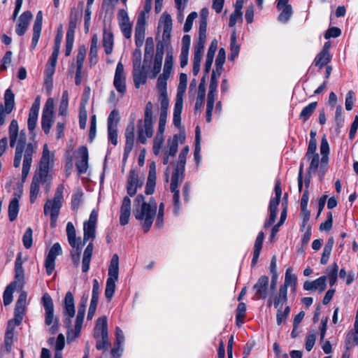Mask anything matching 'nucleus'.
<instances>
[{
    "mask_svg": "<svg viewBox=\"0 0 358 358\" xmlns=\"http://www.w3.org/2000/svg\"><path fill=\"white\" fill-rule=\"evenodd\" d=\"M8 134L10 146L11 148L15 145L17 141L15 151L13 166L15 168L20 167L23 157L22 179V180H25L30 171L33 155L36 152L37 144L32 143H26V131L24 129H22L19 133L18 122L15 119L11 121L9 125Z\"/></svg>",
    "mask_w": 358,
    "mask_h": 358,
    "instance_id": "obj_1",
    "label": "nucleus"
},
{
    "mask_svg": "<svg viewBox=\"0 0 358 358\" xmlns=\"http://www.w3.org/2000/svg\"><path fill=\"white\" fill-rule=\"evenodd\" d=\"M27 292L22 291L15 303L14 318L10 320L8 323L3 344L1 346L0 349L1 357H3L11 351L13 343L14 329L16 326L21 324L23 320L27 305Z\"/></svg>",
    "mask_w": 358,
    "mask_h": 358,
    "instance_id": "obj_2",
    "label": "nucleus"
},
{
    "mask_svg": "<svg viewBox=\"0 0 358 358\" xmlns=\"http://www.w3.org/2000/svg\"><path fill=\"white\" fill-rule=\"evenodd\" d=\"M157 213V203L150 199L149 202L145 201L143 194H138L134 199V215L141 222L145 233L151 228Z\"/></svg>",
    "mask_w": 358,
    "mask_h": 358,
    "instance_id": "obj_3",
    "label": "nucleus"
},
{
    "mask_svg": "<svg viewBox=\"0 0 358 358\" xmlns=\"http://www.w3.org/2000/svg\"><path fill=\"white\" fill-rule=\"evenodd\" d=\"M189 152V147H184L180 151L178 157V161L176 168L172 173L170 189L173 194V212L175 214H178L181 209V203L180 201V191L178 189L179 183H181L185 177V166L186 164V157Z\"/></svg>",
    "mask_w": 358,
    "mask_h": 358,
    "instance_id": "obj_4",
    "label": "nucleus"
},
{
    "mask_svg": "<svg viewBox=\"0 0 358 358\" xmlns=\"http://www.w3.org/2000/svg\"><path fill=\"white\" fill-rule=\"evenodd\" d=\"M64 185H59L55 191L53 199H48L43 206V213L45 216L50 217V227H55L57 218L64 201Z\"/></svg>",
    "mask_w": 358,
    "mask_h": 358,
    "instance_id": "obj_5",
    "label": "nucleus"
},
{
    "mask_svg": "<svg viewBox=\"0 0 358 358\" xmlns=\"http://www.w3.org/2000/svg\"><path fill=\"white\" fill-rule=\"evenodd\" d=\"M15 281L10 283L3 292V299L5 306L13 301V293L16 287L22 288L24 285V272L22 267V253L19 252L15 262Z\"/></svg>",
    "mask_w": 358,
    "mask_h": 358,
    "instance_id": "obj_6",
    "label": "nucleus"
},
{
    "mask_svg": "<svg viewBox=\"0 0 358 358\" xmlns=\"http://www.w3.org/2000/svg\"><path fill=\"white\" fill-rule=\"evenodd\" d=\"M152 109V103L150 101L148 102L145 108L144 119L138 120L137 122L138 140L143 144L145 143L147 139L151 138L153 134Z\"/></svg>",
    "mask_w": 358,
    "mask_h": 358,
    "instance_id": "obj_7",
    "label": "nucleus"
},
{
    "mask_svg": "<svg viewBox=\"0 0 358 358\" xmlns=\"http://www.w3.org/2000/svg\"><path fill=\"white\" fill-rule=\"evenodd\" d=\"M41 303L45 310V324L50 327V333L55 334L59 329V322L57 317L54 314L53 301L48 293L43 294Z\"/></svg>",
    "mask_w": 358,
    "mask_h": 358,
    "instance_id": "obj_8",
    "label": "nucleus"
},
{
    "mask_svg": "<svg viewBox=\"0 0 358 358\" xmlns=\"http://www.w3.org/2000/svg\"><path fill=\"white\" fill-rule=\"evenodd\" d=\"M119 275V257L115 254L110 260L108 268V277L106 280V286L105 289L106 298L110 301L115 291V283L118 280Z\"/></svg>",
    "mask_w": 358,
    "mask_h": 358,
    "instance_id": "obj_9",
    "label": "nucleus"
},
{
    "mask_svg": "<svg viewBox=\"0 0 358 358\" xmlns=\"http://www.w3.org/2000/svg\"><path fill=\"white\" fill-rule=\"evenodd\" d=\"M52 166L53 157L51 156L47 144H45L39 165L35 173L39 175L40 178H48L52 180V176L50 173Z\"/></svg>",
    "mask_w": 358,
    "mask_h": 358,
    "instance_id": "obj_10",
    "label": "nucleus"
},
{
    "mask_svg": "<svg viewBox=\"0 0 358 358\" xmlns=\"http://www.w3.org/2000/svg\"><path fill=\"white\" fill-rule=\"evenodd\" d=\"M54 101L49 98L43 107L41 117V127L45 134L50 133L54 123Z\"/></svg>",
    "mask_w": 358,
    "mask_h": 358,
    "instance_id": "obj_11",
    "label": "nucleus"
},
{
    "mask_svg": "<svg viewBox=\"0 0 358 358\" xmlns=\"http://www.w3.org/2000/svg\"><path fill=\"white\" fill-rule=\"evenodd\" d=\"M52 180L48 178H40L39 175L34 173L30 185V202L34 203L40 192V184L45 185V189L48 192L52 185Z\"/></svg>",
    "mask_w": 358,
    "mask_h": 358,
    "instance_id": "obj_12",
    "label": "nucleus"
},
{
    "mask_svg": "<svg viewBox=\"0 0 358 358\" xmlns=\"http://www.w3.org/2000/svg\"><path fill=\"white\" fill-rule=\"evenodd\" d=\"M113 86L121 96L127 92L126 74L122 63L119 62L116 66Z\"/></svg>",
    "mask_w": 358,
    "mask_h": 358,
    "instance_id": "obj_13",
    "label": "nucleus"
},
{
    "mask_svg": "<svg viewBox=\"0 0 358 358\" xmlns=\"http://www.w3.org/2000/svg\"><path fill=\"white\" fill-rule=\"evenodd\" d=\"M15 94L10 88L6 90L4 94V106L0 105V125L5 123L6 116L10 114L14 108Z\"/></svg>",
    "mask_w": 358,
    "mask_h": 358,
    "instance_id": "obj_14",
    "label": "nucleus"
},
{
    "mask_svg": "<svg viewBox=\"0 0 358 358\" xmlns=\"http://www.w3.org/2000/svg\"><path fill=\"white\" fill-rule=\"evenodd\" d=\"M62 250L59 243H55L50 249L45 261V267L48 275H50L53 273L55 266V259L57 257L62 255Z\"/></svg>",
    "mask_w": 358,
    "mask_h": 358,
    "instance_id": "obj_15",
    "label": "nucleus"
},
{
    "mask_svg": "<svg viewBox=\"0 0 358 358\" xmlns=\"http://www.w3.org/2000/svg\"><path fill=\"white\" fill-rule=\"evenodd\" d=\"M88 150L85 146H80L78 148L76 152V166L78 174H83L87 172L88 169Z\"/></svg>",
    "mask_w": 358,
    "mask_h": 358,
    "instance_id": "obj_16",
    "label": "nucleus"
},
{
    "mask_svg": "<svg viewBox=\"0 0 358 358\" xmlns=\"http://www.w3.org/2000/svg\"><path fill=\"white\" fill-rule=\"evenodd\" d=\"M143 185V180L138 177V173L135 170H130L127 179V192L130 196L136 194L137 189L141 187Z\"/></svg>",
    "mask_w": 358,
    "mask_h": 358,
    "instance_id": "obj_17",
    "label": "nucleus"
},
{
    "mask_svg": "<svg viewBox=\"0 0 358 358\" xmlns=\"http://www.w3.org/2000/svg\"><path fill=\"white\" fill-rule=\"evenodd\" d=\"M268 287V277L266 275L261 276L257 283L253 286L255 292V300L264 299L267 296Z\"/></svg>",
    "mask_w": 358,
    "mask_h": 358,
    "instance_id": "obj_18",
    "label": "nucleus"
},
{
    "mask_svg": "<svg viewBox=\"0 0 358 358\" xmlns=\"http://www.w3.org/2000/svg\"><path fill=\"white\" fill-rule=\"evenodd\" d=\"M159 24H162L163 27L162 41L164 43L169 44L171 40L173 24L171 15L164 13L160 18Z\"/></svg>",
    "mask_w": 358,
    "mask_h": 358,
    "instance_id": "obj_19",
    "label": "nucleus"
},
{
    "mask_svg": "<svg viewBox=\"0 0 358 358\" xmlns=\"http://www.w3.org/2000/svg\"><path fill=\"white\" fill-rule=\"evenodd\" d=\"M64 309L65 313L69 315V318L66 319L65 324L69 327L71 323V319L75 316V304L74 298L71 292H68L66 294L64 298Z\"/></svg>",
    "mask_w": 358,
    "mask_h": 358,
    "instance_id": "obj_20",
    "label": "nucleus"
},
{
    "mask_svg": "<svg viewBox=\"0 0 358 358\" xmlns=\"http://www.w3.org/2000/svg\"><path fill=\"white\" fill-rule=\"evenodd\" d=\"M289 0H278L277 8L281 10V13L278 15V20L281 22L286 23L290 19L293 10L292 6L288 4Z\"/></svg>",
    "mask_w": 358,
    "mask_h": 358,
    "instance_id": "obj_21",
    "label": "nucleus"
},
{
    "mask_svg": "<svg viewBox=\"0 0 358 358\" xmlns=\"http://www.w3.org/2000/svg\"><path fill=\"white\" fill-rule=\"evenodd\" d=\"M32 17L33 15L29 10L24 11L22 13L19 17L18 23L15 29L18 36H23L26 33Z\"/></svg>",
    "mask_w": 358,
    "mask_h": 358,
    "instance_id": "obj_22",
    "label": "nucleus"
},
{
    "mask_svg": "<svg viewBox=\"0 0 358 358\" xmlns=\"http://www.w3.org/2000/svg\"><path fill=\"white\" fill-rule=\"evenodd\" d=\"M134 129V123L132 122L128 124L125 130L126 143L124 150V157H127L133 148L135 138Z\"/></svg>",
    "mask_w": 358,
    "mask_h": 358,
    "instance_id": "obj_23",
    "label": "nucleus"
},
{
    "mask_svg": "<svg viewBox=\"0 0 358 358\" xmlns=\"http://www.w3.org/2000/svg\"><path fill=\"white\" fill-rule=\"evenodd\" d=\"M43 22V13L41 10L36 14V19L33 25V36L31 40V48L34 49L40 38Z\"/></svg>",
    "mask_w": 358,
    "mask_h": 358,
    "instance_id": "obj_24",
    "label": "nucleus"
},
{
    "mask_svg": "<svg viewBox=\"0 0 358 358\" xmlns=\"http://www.w3.org/2000/svg\"><path fill=\"white\" fill-rule=\"evenodd\" d=\"M94 336L95 338L108 336V322L106 316H102L96 320L94 329Z\"/></svg>",
    "mask_w": 358,
    "mask_h": 358,
    "instance_id": "obj_25",
    "label": "nucleus"
},
{
    "mask_svg": "<svg viewBox=\"0 0 358 358\" xmlns=\"http://www.w3.org/2000/svg\"><path fill=\"white\" fill-rule=\"evenodd\" d=\"M131 215V199L128 196H124L122 199L120 208V223L124 226L128 224Z\"/></svg>",
    "mask_w": 358,
    "mask_h": 358,
    "instance_id": "obj_26",
    "label": "nucleus"
},
{
    "mask_svg": "<svg viewBox=\"0 0 358 358\" xmlns=\"http://www.w3.org/2000/svg\"><path fill=\"white\" fill-rule=\"evenodd\" d=\"M327 276L323 275L313 281H306L303 283V289L308 291H315L319 289L320 292L325 290L327 287Z\"/></svg>",
    "mask_w": 358,
    "mask_h": 358,
    "instance_id": "obj_27",
    "label": "nucleus"
},
{
    "mask_svg": "<svg viewBox=\"0 0 358 358\" xmlns=\"http://www.w3.org/2000/svg\"><path fill=\"white\" fill-rule=\"evenodd\" d=\"M102 42L106 54L110 55L113 50L114 37L112 31L106 27L103 29Z\"/></svg>",
    "mask_w": 358,
    "mask_h": 358,
    "instance_id": "obj_28",
    "label": "nucleus"
},
{
    "mask_svg": "<svg viewBox=\"0 0 358 358\" xmlns=\"http://www.w3.org/2000/svg\"><path fill=\"white\" fill-rule=\"evenodd\" d=\"M216 93L217 90L208 89L206 105V121L208 122H210L212 120L213 110L214 108Z\"/></svg>",
    "mask_w": 358,
    "mask_h": 358,
    "instance_id": "obj_29",
    "label": "nucleus"
},
{
    "mask_svg": "<svg viewBox=\"0 0 358 358\" xmlns=\"http://www.w3.org/2000/svg\"><path fill=\"white\" fill-rule=\"evenodd\" d=\"M185 139L184 134H175L173 139L169 142V149L166 151V155L170 156H175L178 152V143H182Z\"/></svg>",
    "mask_w": 358,
    "mask_h": 358,
    "instance_id": "obj_30",
    "label": "nucleus"
},
{
    "mask_svg": "<svg viewBox=\"0 0 358 358\" xmlns=\"http://www.w3.org/2000/svg\"><path fill=\"white\" fill-rule=\"evenodd\" d=\"M94 245L92 243H90L85 248L82 261V271L86 273L90 269V264L92 256Z\"/></svg>",
    "mask_w": 358,
    "mask_h": 358,
    "instance_id": "obj_31",
    "label": "nucleus"
},
{
    "mask_svg": "<svg viewBox=\"0 0 358 358\" xmlns=\"http://www.w3.org/2000/svg\"><path fill=\"white\" fill-rule=\"evenodd\" d=\"M287 301V290L280 286L279 292L276 294L273 300L275 308L279 309Z\"/></svg>",
    "mask_w": 358,
    "mask_h": 358,
    "instance_id": "obj_32",
    "label": "nucleus"
},
{
    "mask_svg": "<svg viewBox=\"0 0 358 358\" xmlns=\"http://www.w3.org/2000/svg\"><path fill=\"white\" fill-rule=\"evenodd\" d=\"M297 282V277L295 274L292 273V268H288L286 270L285 282L280 285L281 287L287 290L288 287H291L293 290H295Z\"/></svg>",
    "mask_w": 358,
    "mask_h": 358,
    "instance_id": "obj_33",
    "label": "nucleus"
},
{
    "mask_svg": "<svg viewBox=\"0 0 358 358\" xmlns=\"http://www.w3.org/2000/svg\"><path fill=\"white\" fill-rule=\"evenodd\" d=\"M66 235L69 243L72 248H76L78 244H82L80 241H77L76 229L71 222H69L66 224Z\"/></svg>",
    "mask_w": 358,
    "mask_h": 358,
    "instance_id": "obj_34",
    "label": "nucleus"
},
{
    "mask_svg": "<svg viewBox=\"0 0 358 358\" xmlns=\"http://www.w3.org/2000/svg\"><path fill=\"white\" fill-rule=\"evenodd\" d=\"M183 107V101H180L179 98L178 100H176L174 110H173V124L179 127L181 124V113Z\"/></svg>",
    "mask_w": 358,
    "mask_h": 358,
    "instance_id": "obj_35",
    "label": "nucleus"
},
{
    "mask_svg": "<svg viewBox=\"0 0 358 358\" xmlns=\"http://www.w3.org/2000/svg\"><path fill=\"white\" fill-rule=\"evenodd\" d=\"M334 244V239L333 237H330L327 240V241L324 247V249H323L322 255V257L320 259V263L322 264H326L327 263V262L329 259V257L331 255Z\"/></svg>",
    "mask_w": 358,
    "mask_h": 358,
    "instance_id": "obj_36",
    "label": "nucleus"
},
{
    "mask_svg": "<svg viewBox=\"0 0 358 358\" xmlns=\"http://www.w3.org/2000/svg\"><path fill=\"white\" fill-rule=\"evenodd\" d=\"M95 229L96 225L89 224L87 222H84L83 230H84V236H83V245L88 241H93L95 238Z\"/></svg>",
    "mask_w": 358,
    "mask_h": 358,
    "instance_id": "obj_37",
    "label": "nucleus"
},
{
    "mask_svg": "<svg viewBox=\"0 0 358 358\" xmlns=\"http://www.w3.org/2000/svg\"><path fill=\"white\" fill-rule=\"evenodd\" d=\"M154 46L155 43L153 38L152 37L147 38L145 41L144 63L151 62L154 52Z\"/></svg>",
    "mask_w": 358,
    "mask_h": 358,
    "instance_id": "obj_38",
    "label": "nucleus"
},
{
    "mask_svg": "<svg viewBox=\"0 0 358 358\" xmlns=\"http://www.w3.org/2000/svg\"><path fill=\"white\" fill-rule=\"evenodd\" d=\"M304 159L310 161V165L308 169V174L310 176L312 173H315L317 171L320 164L319 155H310L308 157H306L305 156Z\"/></svg>",
    "mask_w": 358,
    "mask_h": 358,
    "instance_id": "obj_39",
    "label": "nucleus"
},
{
    "mask_svg": "<svg viewBox=\"0 0 358 358\" xmlns=\"http://www.w3.org/2000/svg\"><path fill=\"white\" fill-rule=\"evenodd\" d=\"M187 83V76L185 73H182L180 75V82L178 86V91L176 100H178L179 98L180 101H183V96L185 92L186 87Z\"/></svg>",
    "mask_w": 358,
    "mask_h": 358,
    "instance_id": "obj_40",
    "label": "nucleus"
},
{
    "mask_svg": "<svg viewBox=\"0 0 358 358\" xmlns=\"http://www.w3.org/2000/svg\"><path fill=\"white\" fill-rule=\"evenodd\" d=\"M19 212V201L17 198H13L8 206V217L10 221L13 222L17 218Z\"/></svg>",
    "mask_w": 358,
    "mask_h": 358,
    "instance_id": "obj_41",
    "label": "nucleus"
},
{
    "mask_svg": "<svg viewBox=\"0 0 358 358\" xmlns=\"http://www.w3.org/2000/svg\"><path fill=\"white\" fill-rule=\"evenodd\" d=\"M338 266L336 263H334L332 266L327 268V275L329 278V285L333 286L336 284L338 278Z\"/></svg>",
    "mask_w": 358,
    "mask_h": 358,
    "instance_id": "obj_42",
    "label": "nucleus"
},
{
    "mask_svg": "<svg viewBox=\"0 0 358 358\" xmlns=\"http://www.w3.org/2000/svg\"><path fill=\"white\" fill-rule=\"evenodd\" d=\"M230 50L231 52L229 55V59L234 61L238 56L240 51V47L236 42V35L235 32L232 33L231 36Z\"/></svg>",
    "mask_w": 358,
    "mask_h": 358,
    "instance_id": "obj_43",
    "label": "nucleus"
},
{
    "mask_svg": "<svg viewBox=\"0 0 358 358\" xmlns=\"http://www.w3.org/2000/svg\"><path fill=\"white\" fill-rule=\"evenodd\" d=\"M317 106V103L316 101L309 103L308 106L303 108L299 115V117L302 119L303 122H306L314 113Z\"/></svg>",
    "mask_w": 358,
    "mask_h": 358,
    "instance_id": "obj_44",
    "label": "nucleus"
},
{
    "mask_svg": "<svg viewBox=\"0 0 358 358\" xmlns=\"http://www.w3.org/2000/svg\"><path fill=\"white\" fill-rule=\"evenodd\" d=\"M330 53L320 52L315 58L314 63L315 66H319L320 69H322L326 64H327L330 62Z\"/></svg>",
    "mask_w": 358,
    "mask_h": 358,
    "instance_id": "obj_45",
    "label": "nucleus"
},
{
    "mask_svg": "<svg viewBox=\"0 0 358 358\" xmlns=\"http://www.w3.org/2000/svg\"><path fill=\"white\" fill-rule=\"evenodd\" d=\"M170 76L165 75L164 73L161 74L157 83V87L159 91V94H167L166 91V85H167V80L169 79Z\"/></svg>",
    "mask_w": 358,
    "mask_h": 358,
    "instance_id": "obj_46",
    "label": "nucleus"
},
{
    "mask_svg": "<svg viewBox=\"0 0 358 358\" xmlns=\"http://www.w3.org/2000/svg\"><path fill=\"white\" fill-rule=\"evenodd\" d=\"M69 106V93L67 90H64L62 93L59 107V115H66L67 113V109Z\"/></svg>",
    "mask_w": 358,
    "mask_h": 358,
    "instance_id": "obj_47",
    "label": "nucleus"
},
{
    "mask_svg": "<svg viewBox=\"0 0 358 358\" xmlns=\"http://www.w3.org/2000/svg\"><path fill=\"white\" fill-rule=\"evenodd\" d=\"M164 141V133L157 131L154 139L152 148L153 152L155 155H158L159 154Z\"/></svg>",
    "mask_w": 358,
    "mask_h": 358,
    "instance_id": "obj_48",
    "label": "nucleus"
},
{
    "mask_svg": "<svg viewBox=\"0 0 358 358\" xmlns=\"http://www.w3.org/2000/svg\"><path fill=\"white\" fill-rule=\"evenodd\" d=\"M62 33H57L55 39V44L53 48V52L51 57L49 59L57 61L59 53L60 45L62 41Z\"/></svg>",
    "mask_w": 358,
    "mask_h": 358,
    "instance_id": "obj_49",
    "label": "nucleus"
},
{
    "mask_svg": "<svg viewBox=\"0 0 358 358\" xmlns=\"http://www.w3.org/2000/svg\"><path fill=\"white\" fill-rule=\"evenodd\" d=\"M145 28L136 27L135 28V43L137 48H141L145 39Z\"/></svg>",
    "mask_w": 358,
    "mask_h": 358,
    "instance_id": "obj_50",
    "label": "nucleus"
},
{
    "mask_svg": "<svg viewBox=\"0 0 358 358\" xmlns=\"http://www.w3.org/2000/svg\"><path fill=\"white\" fill-rule=\"evenodd\" d=\"M206 37L199 36L194 45V55H203Z\"/></svg>",
    "mask_w": 358,
    "mask_h": 358,
    "instance_id": "obj_51",
    "label": "nucleus"
},
{
    "mask_svg": "<svg viewBox=\"0 0 358 358\" xmlns=\"http://www.w3.org/2000/svg\"><path fill=\"white\" fill-rule=\"evenodd\" d=\"M32 235H33V231H32L31 228L28 227L26 229V231L23 235V237H22L23 245L24 246V248L26 249H29L32 246V243H33Z\"/></svg>",
    "mask_w": 358,
    "mask_h": 358,
    "instance_id": "obj_52",
    "label": "nucleus"
},
{
    "mask_svg": "<svg viewBox=\"0 0 358 358\" xmlns=\"http://www.w3.org/2000/svg\"><path fill=\"white\" fill-rule=\"evenodd\" d=\"M173 64V57L171 52H167L164 66L163 73L165 75H171Z\"/></svg>",
    "mask_w": 358,
    "mask_h": 358,
    "instance_id": "obj_53",
    "label": "nucleus"
},
{
    "mask_svg": "<svg viewBox=\"0 0 358 358\" xmlns=\"http://www.w3.org/2000/svg\"><path fill=\"white\" fill-rule=\"evenodd\" d=\"M86 48L85 45H81L78 49V52L76 56V69H83V63L86 55Z\"/></svg>",
    "mask_w": 358,
    "mask_h": 358,
    "instance_id": "obj_54",
    "label": "nucleus"
},
{
    "mask_svg": "<svg viewBox=\"0 0 358 358\" xmlns=\"http://www.w3.org/2000/svg\"><path fill=\"white\" fill-rule=\"evenodd\" d=\"M290 312V308L287 306L284 310L282 307L280 306L279 309H277L276 320L278 325L281 324L288 317Z\"/></svg>",
    "mask_w": 358,
    "mask_h": 358,
    "instance_id": "obj_55",
    "label": "nucleus"
},
{
    "mask_svg": "<svg viewBox=\"0 0 358 358\" xmlns=\"http://www.w3.org/2000/svg\"><path fill=\"white\" fill-rule=\"evenodd\" d=\"M83 245V244H78L76 248H73L74 250L71 252V259L76 266L80 264V257Z\"/></svg>",
    "mask_w": 358,
    "mask_h": 358,
    "instance_id": "obj_56",
    "label": "nucleus"
},
{
    "mask_svg": "<svg viewBox=\"0 0 358 358\" xmlns=\"http://www.w3.org/2000/svg\"><path fill=\"white\" fill-rule=\"evenodd\" d=\"M245 312H246V305L243 302H241L237 307L236 309V323L239 324L240 322H243V320L245 316Z\"/></svg>",
    "mask_w": 358,
    "mask_h": 358,
    "instance_id": "obj_57",
    "label": "nucleus"
},
{
    "mask_svg": "<svg viewBox=\"0 0 358 358\" xmlns=\"http://www.w3.org/2000/svg\"><path fill=\"white\" fill-rule=\"evenodd\" d=\"M136 49L133 52V67L134 71H137L141 69V50L139 49Z\"/></svg>",
    "mask_w": 358,
    "mask_h": 358,
    "instance_id": "obj_58",
    "label": "nucleus"
},
{
    "mask_svg": "<svg viewBox=\"0 0 358 358\" xmlns=\"http://www.w3.org/2000/svg\"><path fill=\"white\" fill-rule=\"evenodd\" d=\"M134 82L135 87L136 88H139L141 84H145L146 82V78L143 75L141 69L137 71H134Z\"/></svg>",
    "mask_w": 358,
    "mask_h": 358,
    "instance_id": "obj_59",
    "label": "nucleus"
},
{
    "mask_svg": "<svg viewBox=\"0 0 358 358\" xmlns=\"http://www.w3.org/2000/svg\"><path fill=\"white\" fill-rule=\"evenodd\" d=\"M163 57L161 55V53L155 54L154 66H153V78L156 77L157 75L160 72L162 63Z\"/></svg>",
    "mask_w": 358,
    "mask_h": 358,
    "instance_id": "obj_60",
    "label": "nucleus"
},
{
    "mask_svg": "<svg viewBox=\"0 0 358 358\" xmlns=\"http://www.w3.org/2000/svg\"><path fill=\"white\" fill-rule=\"evenodd\" d=\"M38 113L30 112L29 114V118L27 121V126L29 131L31 133L34 130L36 126Z\"/></svg>",
    "mask_w": 358,
    "mask_h": 358,
    "instance_id": "obj_61",
    "label": "nucleus"
},
{
    "mask_svg": "<svg viewBox=\"0 0 358 358\" xmlns=\"http://www.w3.org/2000/svg\"><path fill=\"white\" fill-rule=\"evenodd\" d=\"M87 114L85 104H82L79 112V124L80 127L84 129L86 127Z\"/></svg>",
    "mask_w": 358,
    "mask_h": 358,
    "instance_id": "obj_62",
    "label": "nucleus"
},
{
    "mask_svg": "<svg viewBox=\"0 0 358 358\" xmlns=\"http://www.w3.org/2000/svg\"><path fill=\"white\" fill-rule=\"evenodd\" d=\"M197 16L198 15L196 12H192L188 15L183 27V31L185 32H188L191 30L193 22L197 17Z\"/></svg>",
    "mask_w": 358,
    "mask_h": 358,
    "instance_id": "obj_63",
    "label": "nucleus"
},
{
    "mask_svg": "<svg viewBox=\"0 0 358 358\" xmlns=\"http://www.w3.org/2000/svg\"><path fill=\"white\" fill-rule=\"evenodd\" d=\"M83 201V193L78 192L75 193L72 196L71 200V208L73 210H78L80 203Z\"/></svg>",
    "mask_w": 358,
    "mask_h": 358,
    "instance_id": "obj_64",
    "label": "nucleus"
}]
</instances>
